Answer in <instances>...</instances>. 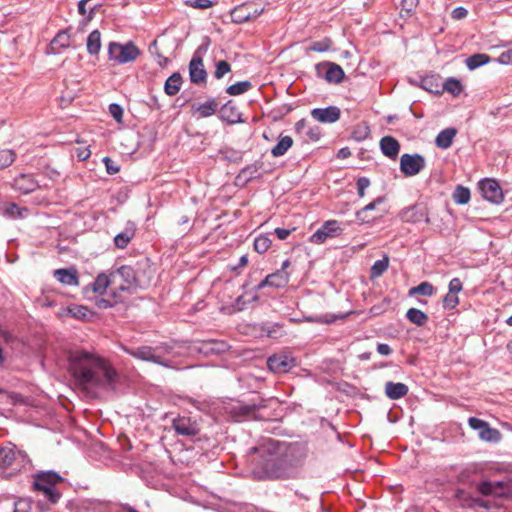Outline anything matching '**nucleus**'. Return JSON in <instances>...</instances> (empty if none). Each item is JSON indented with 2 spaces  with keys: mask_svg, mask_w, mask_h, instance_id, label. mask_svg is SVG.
Wrapping results in <instances>:
<instances>
[{
  "mask_svg": "<svg viewBox=\"0 0 512 512\" xmlns=\"http://www.w3.org/2000/svg\"><path fill=\"white\" fill-rule=\"evenodd\" d=\"M250 454L257 455L254 459V473L259 479L269 480L295 478L306 458L302 445L285 444L272 439L251 448Z\"/></svg>",
  "mask_w": 512,
  "mask_h": 512,
  "instance_id": "nucleus-1",
  "label": "nucleus"
},
{
  "mask_svg": "<svg viewBox=\"0 0 512 512\" xmlns=\"http://www.w3.org/2000/svg\"><path fill=\"white\" fill-rule=\"evenodd\" d=\"M69 371L81 386L114 388L118 373L108 360L97 353L79 349L69 353Z\"/></svg>",
  "mask_w": 512,
  "mask_h": 512,
  "instance_id": "nucleus-2",
  "label": "nucleus"
},
{
  "mask_svg": "<svg viewBox=\"0 0 512 512\" xmlns=\"http://www.w3.org/2000/svg\"><path fill=\"white\" fill-rule=\"evenodd\" d=\"M140 287L135 270L128 265L121 266L112 272V297L117 301H126Z\"/></svg>",
  "mask_w": 512,
  "mask_h": 512,
  "instance_id": "nucleus-3",
  "label": "nucleus"
},
{
  "mask_svg": "<svg viewBox=\"0 0 512 512\" xmlns=\"http://www.w3.org/2000/svg\"><path fill=\"white\" fill-rule=\"evenodd\" d=\"M122 349L125 353L136 359L152 362L166 368L173 367L172 362L165 358L172 351V347L168 344H160L154 347L144 345L136 348L122 346Z\"/></svg>",
  "mask_w": 512,
  "mask_h": 512,
  "instance_id": "nucleus-4",
  "label": "nucleus"
},
{
  "mask_svg": "<svg viewBox=\"0 0 512 512\" xmlns=\"http://www.w3.org/2000/svg\"><path fill=\"white\" fill-rule=\"evenodd\" d=\"M477 491L484 497L507 499L512 497V473L497 481H483L477 484Z\"/></svg>",
  "mask_w": 512,
  "mask_h": 512,
  "instance_id": "nucleus-5",
  "label": "nucleus"
},
{
  "mask_svg": "<svg viewBox=\"0 0 512 512\" xmlns=\"http://www.w3.org/2000/svg\"><path fill=\"white\" fill-rule=\"evenodd\" d=\"M139 55L140 50L133 42H128L126 44L111 42L108 46L109 59L117 64L132 62Z\"/></svg>",
  "mask_w": 512,
  "mask_h": 512,
  "instance_id": "nucleus-6",
  "label": "nucleus"
},
{
  "mask_svg": "<svg viewBox=\"0 0 512 512\" xmlns=\"http://www.w3.org/2000/svg\"><path fill=\"white\" fill-rule=\"evenodd\" d=\"M27 463L28 458L24 452L16 450L15 447H0V468L19 471Z\"/></svg>",
  "mask_w": 512,
  "mask_h": 512,
  "instance_id": "nucleus-7",
  "label": "nucleus"
},
{
  "mask_svg": "<svg viewBox=\"0 0 512 512\" xmlns=\"http://www.w3.org/2000/svg\"><path fill=\"white\" fill-rule=\"evenodd\" d=\"M262 405L243 404L241 402L231 403L225 407V413L236 422L254 419L257 411Z\"/></svg>",
  "mask_w": 512,
  "mask_h": 512,
  "instance_id": "nucleus-8",
  "label": "nucleus"
},
{
  "mask_svg": "<svg viewBox=\"0 0 512 512\" xmlns=\"http://www.w3.org/2000/svg\"><path fill=\"white\" fill-rule=\"evenodd\" d=\"M264 11V7L256 6L253 2H246L232 9L230 15L232 22L242 24L255 20Z\"/></svg>",
  "mask_w": 512,
  "mask_h": 512,
  "instance_id": "nucleus-9",
  "label": "nucleus"
},
{
  "mask_svg": "<svg viewBox=\"0 0 512 512\" xmlns=\"http://www.w3.org/2000/svg\"><path fill=\"white\" fill-rule=\"evenodd\" d=\"M172 428L177 435L184 437H195L201 431V425L197 419L187 416H178L172 421Z\"/></svg>",
  "mask_w": 512,
  "mask_h": 512,
  "instance_id": "nucleus-10",
  "label": "nucleus"
},
{
  "mask_svg": "<svg viewBox=\"0 0 512 512\" xmlns=\"http://www.w3.org/2000/svg\"><path fill=\"white\" fill-rule=\"evenodd\" d=\"M426 166V160L421 154L405 153L400 158V171L407 177L419 174Z\"/></svg>",
  "mask_w": 512,
  "mask_h": 512,
  "instance_id": "nucleus-11",
  "label": "nucleus"
},
{
  "mask_svg": "<svg viewBox=\"0 0 512 512\" xmlns=\"http://www.w3.org/2000/svg\"><path fill=\"white\" fill-rule=\"evenodd\" d=\"M267 366L273 373L285 374L296 366V359L290 353H275L267 359Z\"/></svg>",
  "mask_w": 512,
  "mask_h": 512,
  "instance_id": "nucleus-12",
  "label": "nucleus"
},
{
  "mask_svg": "<svg viewBox=\"0 0 512 512\" xmlns=\"http://www.w3.org/2000/svg\"><path fill=\"white\" fill-rule=\"evenodd\" d=\"M343 228L337 220H327L310 236L313 244H323L329 238H335L342 234Z\"/></svg>",
  "mask_w": 512,
  "mask_h": 512,
  "instance_id": "nucleus-13",
  "label": "nucleus"
},
{
  "mask_svg": "<svg viewBox=\"0 0 512 512\" xmlns=\"http://www.w3.org/2000/svg\"><path fill=\"white\" fill-rule=\"evenodd\" d=\"M468 423L472 429L478 431V436L481 440L490 443H497L501 440L500 431L490 427L488 422L476 417H470Z\"/></svg>",
  "mask_w": 512,
  "mask_h": 512,
  "instance_id": "nucleus-14",
  "label": "nucleus"
},
{
  "mask_svg": "<svg viewBox=\"0 0 512 512\" xmlns=\"http://www.w3.org/2000/svg\"><path fill=\"white\" fill-rule=\"evenodd\" d=\"M318 77L325 79L329 83H340L345 74L340 65L333 62H323L315 65Z\"/></svg>",
  "mask_w": 512,
  "mask_h": 512,
  "instance_id": "nucleus-15",
  "label": "nucleus"
},
{
  "mask_svg": "<svg viewBox=\"0 0 512 512\" xmlns=\"http://www.w3.org/2000/svg\"><path fill=\"white\" fill-rule=\"evenodd\" d=\"M479 190L482 196L494 204H500L503 201V192L499 183L494 179H483L479 182Z\"/></svg>",
  "mask_w": 512,
  "mask_h": 512,
  "instance_id": "nucleus-16",
  "label": "nucleus"
},
{
  "mask_svg": "<svg viewBox=\"0 0 512 512\" xmlns=\"http://www.w3.org/2000/svg\"><path fill=\"white\" fill-rule=\"evenodd\" d=\"M399 217L403 222L406 223H418L420 221L430 223L427 207L419 203L401 210Z\"/></svg>",
  "mask_w": 512,
  "mask_h": 512,
  "instance_id": "nucleus-17",
  "label": "nucleus"
},
{
  "mask_svg": "<svg viewBox=\"0 0 512 512\" xmlns=\"http://www.w3.org/2000/svg\"><path fill=\"white\" fill-rule=\"evenodd\" d=\"M456 498L464 508L482 507L489 510L491 508L498 507V504L492 500H484L480 497L472 496L463 490H458L456 492Z\"/></svg>",
  "mask_w": 512,
  "mask_h": 512,
  "instance_id": "nucleus-18",
  "label": "nucleus"
},
{
  "mask_svg": "<svg viewBox=\"0 0 512 512\" xmlns=\"http://www.w3.org/2000/svg\"><path fill=\"white\" fill-rule=\"evenodd\" d=\"M310 114L317 122L331 124L340 119L341 110L337 106H328L325 108H314L311 110Z\"/></svg>",
  "mask_w": 512,
  "mask_h": 512,
  "instance_id": "nucleus-19",
  "label": "nucleus"
},
{
  "mask_svg": "<svg viewBox=\"0 0 512 512\" xmlns=\"http://www.w3.org/2000/svg\"><path fill=\"white\" fill-rule=\"evenodd\" d=\"M289 273L283 270H277L274 273L267 275L256 287L255 289L261 290L267 286L273 288H284L289 283Z\"/></svg>",
  "mask_w": 512,
  "mask_h": 512,
  "instance_id": "nucleus-20",
  "label": "nucleus"
},
{
  "mask_svg": "<svg viewBox=\"0 0 512 512\" xmlns=\"http://www.w3.org/2000/svg\"><path fill=\"white\" fill-rule=\"evenodd\" d=\"M229 348V344L223 340L209 339L199 342L197 350L206 356H211L224 354Z\"/></svg>",
  "mask_w": 512,
  "mask_h": 512,
  "instance_id": "nucleus-21",
  "label": "nucleus"
},
{
  "mask_svg": "<svg viewBox=\"0 0 512 512\" xmlns=\"http://www.w3.org/2000/svg\"><path fill=\"white\" fill-rule=\"evenodd\" d=\"M190 81L194 84L204 83L207 72L204 68L203 59L195 53L189 63Z\"/></svg>",
  "mask_w": 512,
  "mask_h": 512,
  "instance_id": "nucleus-22",
  "label": "nucleus"
},
{
  "mask_svg": "<svg viewBox=\"0 0 512 512\" xmlns=\"http://www.w3.org/2000/svg\"><path fill=\"white\" fill-rule=\"evenodd\" d=\"M34 487H56L57 484L64 481V478L53 470L40 471L34 475Z\"/></svg>",
  "mask_w": 512,
  "mask_h": 512,
  "instance_id": "nucleus-23",
  "label": "nucleus"
},
{
  "mask_svg": "<svg viewBox=\"0 0 512 512\" xmlns=\"http://www.w3.org/2000/svg\"><path fill=\"white\" fill-rule=\"evenodd\" d=\"M295 132L309 141L316 142L321 138V129L316 125H309L305 119L295 123Z\"/></svg>",
  "mask_w": 512,
  "mask_h": 512,
  "instance_id": "nucleus-24",
  "label": "nucleus"
},
{
  "mask_svg": "<svg viewBox=\"0 0 512 512\" xmlns=\"http://www.w3.org/2000/svg\"><path fill=\"white\" fill-rule=\"evenodd\" d=\"M219 114L221 120L229 124L243 122L241 118V113L239 112L238 107L232 100H229L221 107Z\"/></svg>",
  "mask_w": 512,
  "mask_h": 512,
  "instance_id": "nucleus-25",
  "label": "nucleus"
},
{
  "mask_svg": "<svg viewBox=\"0 0 512 512\" xmlns=\"http://www.w3.org/2000/svg\"><path fill=\"white\" fill-rule=\"evenodd\" d=\"M14 187L23 194L34 192L39 183L31 174H21L14 179Z\"/></svg>",
  "mask_w": 512,
  "mask_h": 512,
  "instance_id": "nucleus-26",
  "label": "nucleus"
},
{
  "mask_svg": "<svg viewBox=\"0 0 512 512\" xmlns=\"http://www.w3.org/2000/svg\"><path fill=\"white\" fill-rule=\"evenodd\" d=\"M379 145L381 152L386 157L392 160H395L398 157L400 152V143L396 138L392 136H384L381 138Z\"/></svg>",
  "mask_w": 512,
  "mask_h": 512,
  "instance_id": "nucleus-27",
  "label": "nucleus"
},
{
  "mask_svg": "<svg viewBox=\"0 0 512 512\" xmlns=\"http://www.w3.org/2000/svg\"><path fill=\"white\" fill-rule=\"evenodd\" d=\"M54 277L62 284L78 286L79 277L75 268H61L54 271Z\"/></svg>",
  "mask_w": 512,
  "mask_h": 512,
  "instance_id": "nucleus-28",
  "label": "nucleus"
},
{
  "mask_svg": "<svg viewBox=\"0 0 512 512\" xmlns=\"http://www.w3.org/2000/svg\"><path fill=\"white\" fill-rule=\"evenodd\" d=\"M409 388L401 382L388 381L385 384V394L391 400H398L407 395Z\"/></svg>",
  "mask_w": 512,
  "mask_h": 512,
  "instance_id": "nucleus-29",
  "label": "nucleus"
},
{
  "mask_svg": "<svg viewBox=\"0 0 512 512\" xmlns=\"http://www.w3.org/2000/svg\"><path fill=\"white\" fill-rule=\"evenodd\" d=\"M89 287L94 293L100 295L104 294L108 287L112 288V272L109 275L106 273H100Z\"/></svg>",
  "mask_w": 512,
  "mask_h": 512,
  "instance_id": "nucleus-30",
  "label": "nucleus"
},
{
  "mask_svg": "<svg viewBox=\"0 0 512 512\" xmlns=\"http://www.w3.org/2000/svg\"><path fill=\"white\" fill-rule=\"evenodd\" d=\"M456 134L457 130L455 128H446L440 131L435 139L436 146L440 149H448L452 145Z\"/></svg>",
  "mask_w": 512,
  "mask_h": 512,
  "instance_id": "nucleus-31",
  "label": "nucleus"
},
{
  "mask_svg": "<svg viewBox=\"0 0 512 512\" xmlns=\"http://www.w3.org/2000/svg\"><path fill=\"white\" fill-rule=\"evenodd\" d=\"M181 85H182V76L180 73L175 72L170 77H168V79L166 80V82L164 84V92L168 96H174L180 91Z\"/></svg>",
  "mask_w": 512,
  "mask_h": 512,
  "instance_id": "nucleus-32",
  "label": "nucleus"
},
{
  "mask_svg": "<svg viewBox=\"0 0 512 512\" xmlns=\"http://www.w3.org/2000/svg\"><path fill=\"white\" fill-rule=\"evenodd\" d=\"M70 46V35L66 31H60L50 43V49L53 53H60L62 49Z\"/></svg>",
  "mask_w": 512,
  "mask_h": 512,
  "instance_id": "nucleus-33",
  "label": "nucleus"
},
{
  "mask_svg": "<svg viewBox=\"0 0 512 512\" xmlns=\"http://www.w3.org/2000/svg\"><path fill=\"white\" fill-rule=\"evenodd\" d=\"M384 201L383 197H378L366 206H364L362 209L358 210L356 212V219L359 223H370L374 220V218H370L367 216V212L372 211L376 208L377 205L381 204Z\"/></svg>",
  "mask_w": 512,
  "mask_h": 512,
  "instance_id": "nucleus-34",
  "label": "nucleus"
},
{
  "mask_svg": "<svg viewBox=\"0 0 512 512\" xmlns=\"http://www.w3.org/2000/svg\"><path fill=\"white\" fill-rule=\"evenodd\" d=\"M87 51L90 55H97L101 49V33L99 30H93L87 37Z\"/></svg>",
  "mask_w": 512,
  "mask_h": 512,
  "instance_id": "nucleus-35",
  "label": "nucleus"
},
{
  "mask_svg": "<svg viewBox=\"0 0 512 512\" xmlns=\"http://www.w3.org/2000/svg\"><path fill=\"white\" fill-rule=\"evenodd\" d=\"M293 139L290 136L280 137L278 143L271 149L274 157H281L292 147Z\"/></svg>",
  "mask_w": 512,
  "mask_h": 512,
  "instance_id": "nucleus-36",
  "label": "nucleus"
},
{
  "mask_svg": "<svg viewBox=\"0 0 512 512\" xmlns=\"http://www.w3.org/2000/svg\"><path fill=\"white\" fill-rule=\"evenodd\" d=\"M218 102L214 98H209L206 102L198 105L196 107V111L199 113L200 117H210L218 109Z\"/></svg>",
  "mask_w": 512,
  "mask_h": 512,
  "instance_id": "nucleus-37",
  "label": "nucleus"
},
{
  "mask_svg": "<svg viewBox=\"0 0 512 512\" xmlns=\"http://www.w3.org/2000/svg\"><path fill=\"white\" fill-rule=\"evenodd\" d=\"M406 318L417 326H423L428 321V316L417 308H410L406 313Z\"/></svg>",
  "mask_w": 512,
  "mask_h": 512,
  "instance_id": "nucleus-38",
  "label": "nucleus"
},
{
  "mask_svg": "<svg viewBox=\"0 0 512 512\" xmlns=\"http://www.w3.org/2000/svg\"><path fill=\"white\" fill-rule=\"evenodd\" d=\"M489 61H490V57L487 54L478 53V54L469 56L466 59L465 63H466V66L470 70H474L476 68L481 67L482 65L489 63Z\"/></svg>",
  "mask_w": 512,
  "mask_h": 512,
  "instance_id": "nucleus-39",
  "label": "nucleus"
},
{
  "mask_svg": "<svg viewBox=\"0 0 512 512\" xmlns=\"http://www.w3.org/2000/svg\"><path fill=\"white\" fill-rule=\"evenodd\" d=\"M389 266V257L384 255V257L380 260H377L370 269V278L375 279L380 276L388 269Z\"/></svg>",
  "mask_w": 512,
  "mask_h": 512,
  "instance_id": "nucleus-40",
  "label": "nucleus"
},
{
  "mask_svg": "<svg viewBox=\"0 0 512 512\" xmlns=\"http://www.w3.org/2000/svg\"><path fill=\"white\" fill-rule=\"evenodd\" d=\"M134 236V228L127 227L123 232L118 233L114 238V243L118 248L124 249Z\"/></svg>",
  "mask_w": 512,
  "mask_h": 512,
  "instance_id": "nucleus-41",
  "label": "nucleus"
},
{
  "mask_svg": "<svg viewBox=\"0 0 512 512\" xmlns=\"http://www.w3.org/2000/svg\"><path fill=\"white\" fill-rule=\"evenodd\" d=\"M452 198L456 204H467L470 200V190L464 186L458 185L453 192Z\"/></svg>",
  "mask_w": 512,
  "mask_h": 512,
  "instance_id": "nucleus-42",
  "label": "nucleus"
},
{
  "mask_svg": "<svg viewBox=\"0 0 512 512\" xmlns=\"http://www.w3.org/2000/svg\"><path fill=\"white\" fill-rule=\"evenodd\" d=\"M370 136V128L366 123H361L356 125L353 128L351 137L357 141L361 142L366 140Z\"/></svg>",
  "mask_w": 512,
  "mask_h": 512,
  "instance_id": "nucleus-43",
  "label": "nucleus"
},
{
  "mask_svg": "<svg viewBox=\"0 0 512 512\" xmlns=\"http://www.w3.org/2000/svg\"><path fill=\"white\" fill-rule=\"evenodd\" d=\"M442 89L451 93L453 96H458L462 92L463 86L458 79L450 77L446 79Z\"/></svg>",
  "mask_w": 512,
  "mask_h": 512,
  "instance_id": "nucleus-44",
  "label": "nucleus"
},
{
  "mask_svg": "<svg viewBox=\"0 0 512 512\" xmlns=\"http://www.w3.org/2000/svg\"><path fill=\"white\" fill-rule=\"evenodd\" d=\"M27 212V208L20 207L16 203H9L4 209V214L14 219L23 218Z\"/></svg>",
  "mask_w": 512,
  "mask_h": 512,
  "instance_id": "nucleus-45",
  "label": "nucleus"
},
{
  "mask_svg": "<svg viewBox=\"0 0 512 512\" xmlns=\"http://www.w3.org/2000/svg\"><path fill=\"white\" fill-rule=\"evenodd\" d=\"M35 490L41 491L44 494V497L51 503L56 504L61 498V493L58 491L56 487H34Z\"/></svg>",
  "mask_w": 512,
  "mask_h": 512,
  "instance_id": "nucleus-46",
  "label": "nucleus"
},
{
  "mask_svg": "<svg viewBox=\"0 0 512 512\" xmlns=\"http://www.w3.org/2000/svg\"><path fill=\"white\" fill-rule=\"evenodd\" d=\"M252 87V84L250 81H240L235 84H232L226 88V92L229 95L236 96L241 95L245 92H247Z\"/></svg>",
  "mask_w": 512,
  "mask_h": 512,
  "instance_id": "nucleus-47",
  "label": "nucleus"
},
{
  "mask_svg": "<svg viewBox=\"0 0 512 512\" xmlns=\"http://www.w3.org/2000/svg\"><path fill=\"white\" fill-rule=\"evenodd\" d=\"M435 293L434 286L429 282H422L409 290L410 295L420 294L424 296H432Z\"/></svg>",
  "mask_w": 512,
  "mask_h": 512,
  "instance_id": "nucleus-48",
  "label": "nucleus"
},
{
  "mask_svg": "<svg viewBox=\"0 0 512 512\" xmlns=\"http://www.w3.org/2000/svg\"><path fill=\"white\" fill-rule=\"evenodd\" d=\"M16 159V153L11 149L0 150V170L13 164Z\"/></svg>",
  "mask_w": 512,
  "mask_h": 512,
  "instance_id": "nucleus-49",
  "label": "nucleus"
},
{
  "mask_svg": "<svg viewBox=\"0 0 512 512\" xmlns=\"http://www.w3.org/2000/svg\"><path fill=\"white\" fill-rule=\"evenodd\" d=\"M272 241L267 235H260L254 240V250L259 253H265L271 246Z\"/></svg>",
  "mask_w": 512,
  "mask_h": 512,
  "instance_id": "nucleus-50",
  "label": "nucleus"
},
{
  "mask_svg": "<svg viewBox=\"0 0 512 512\" xmlns=\"http://www.w3.org/2000/svg\"><path fill=\"white\" fill-rule=\"evenodd\" d=\"M67 314H69L73 318L77 319H85L88 315L89 310L87 307L82 305H71L65 308L64 310Z\"/></svg>",
  "mask_w": 512,
  "mask_h": 512,
  "instance_id": "nucleus-51",
  "label": "nucleus"
},
{
  "mask_svg": "<svg viewBox=\"0 0 512 512\" xmlns=\"http://www.w3.org/2000/svg\"><path fill=\"white\" fill-rule=\"evenodd\" d=\"M148 51L149 53L155 57L157 59V63L159 66L161 67H165L167 66V64L169 63V59L167 57H164L160 52H159V47H158V43H157V40H154L150 45H149V48H148Z\"/></svg>",
  "mask_w": 512,
  "mask_h": 512,
  "instance_id": "nucleus-52",
  "label": "nucleus"
},
{
  "mask_svg": "<svg viewBox=\"0 0 512 512\" xmlns=\"http://www.w3.org/2000/svg\"><path fill=\"white\" fill-rule=\"evenodd\" d=\"M332 43V40L326 37L320 41L313 42L312 45L308 48V50L314 52H326L331 48Z\"/></svg>",
  "mask_w": 512,
  "mask_h": 512,
  "instance_id": "nucleus-53",
  "label": "nucleus"
},
{
  "mask_svg": "<svg viewBox=\"0 0 512 512\" xmlns=\"http://www.w3.org/2000/svg\"><path fill=\"white\" fill-rule=\"evenodd\" d=\"M421 87L429 92L440 93L439 84L437 79L434 77H426L421 81Z\"/></svg>",
  "mask_w": 512,
  "mask_h": 512,
  "instance_id": "nucleus-54",
  "label": "nucleus"
},
{
  "mask_svg": "<svg viewBox=\"0 0 512 512\" xmlns=\"http://www.w3.org/2000/svg\"><path fill=\"white\" fill-rule=\"evenodd\" d=\"M230 71H231V66L227 61H225V60L218 61L216 63L214 77L216 79H221Z\"/></svg>",
  "mask_w": 512,
  "mask_h": 512,
  "instance_id": "nucleus-55",
  "label": "nucleus"
},
{
  "mask_svg": "<svg viewBox=\"0 0 512 512\" xmlns=\"http://www.w3.org/2000/svg\"><path fill=\"white\" fill-rule=\"evenodd\" d=\"M459 304V298L456 294L447 293L443 297V307L444 309L451 310L454 309Z\"/></svg>",
  "mask_w": 512,
  "mask_h": 512,
  "instance_id": "nucleus-56",
  "label": "nucleus"
},
{
  "mask_svg": "<svg viewBox=\"0 0 512 512\" xmlns=\"http://www.w3.org/2000/svg\"><path fill=\"white\" fill-rule=\"evenodd\" d=\"M124 301H117L116 297H112L110 294L109 298H100L96 301V305L100 309H107L115 306L118 303H123Z\"/></svg>",
  "mask_w": 512,
  "mask_h": 512,
  "instance_id": "nucleus-57",
  "label": "nucleus"
},
{
  "mask_svg": "<svg viewBox=\"0 0 512 512\" xmlns=\"http://www.w3.org/2000/svg\"><path fill=\"white\" fill-rule=\"evenodd\" d=\"M263 163L260 162V161H256L255 163L253 164H250V165H247L246 167H244L242 170H241V174L243 175H249L250 179L255 177V175L257 174L258 170L262 167Z\"/></svg>",
  "mask_w": 512,
  "mask_h": 512,
  "instance_id": "nucleus-58",
  "label": "nucleus"
},
{
  "mask_svg": "<svg viewBox=\"0 0 512 512\" xmlns=\"http://www.w3.org/2000/svg\"><path fill=\"white\" fill-rule=\"evenodd\" d=\"M419 0H402V12H405L407 16H410L416 7L418 6Z\"/></svg>",
  "mask_w": 512,
  "mask_h": 512,
  "instance_id": "nucleus-59",
  "label": "nucleus"
},
{
  "mask_svg": "<svg viewBox=\"0 0 512 512\" xmlns=\"http://www.w3.org/2000/svg\"><path fill=\"white\" fill-rule=\"evenodd\" d=\"M109 113L118 123L122 122L123 109L119 104L111 103L109 105Z\"/></svg>",
  "mask_w": 512,
  "mask_h": 512,
  "instance_id": "nucleus-60",
  "label": "nucleus"
},
{
  "mask_svg": "<svg viewBox=\"0 0 512 512\" xmlns=\"http://www.w3.org/2000/svg\"><path fill=\"white\" fill-rule=\"evenodd\" d=\"M186 4L196 9H207L213 6L211 0H188Z\"/></svg>",
  "mask_w": 512,
  "mask_h": 512,
  "instance_id": "nucleus-61",
  "label": "nucleus"
},
{
  "mask_svg": "<svg viewBox=\"0 0 512 512\" xmlns=\"http://www.w3.org/2000/svg\"><path fill=\"white\" fill-rule=\"evenodd\" d=\"M103 162L106 167V171L110 175H114L119 172L120 168L119 166L109 157H104Z\"/></svg>",
  "mask_w": 512,
  "mask_h": 512,
  "instance_id": "nucleus-62",
  "label": "nucleus"
},
{
  "mask_svg": "<svg viewBox=\"0 0 512 512\" xmlns=\"http://www.w3.org/2000/svg\"><path fill=\"white\" fill-rule=\"evenodd\" d=\"M370 186V180L367 177H360L357 180V192L359 197H364L365 190Z\"/></svg>",
  "mask_w": 512,
  "mask_h": 512,
  "instance_id": "nucleus-63",
  "label": "nucleus"
},
{
  "mask_svg": "<svg viewBox=\"0 0 512 512\" xmlns=\"http://www.w3.org/2000/svg\"><path fill=\"white\" fill-rule=\"evenodd\" d=\"M30 503L25 499H20L14 503L13 512H29Z\"/></svg>",
  "mask_w": 512,
  "mask_h": 512,
  "instance_id": "nucleus-64",
  "label": "nucleus"
}]
</instances>
